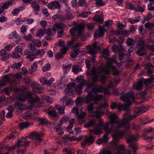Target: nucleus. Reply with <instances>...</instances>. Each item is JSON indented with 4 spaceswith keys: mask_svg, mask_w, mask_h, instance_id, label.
Returning a JSON list of instances; mask_svg holds the SVG:
<instances>
[{
    "mask_svg": "<svg viewBox=\"0 0 154 154\" xmlns=\"http://www.w3.org/2000/svg\"><path fill=\"white\" fill-rule=\"evenodd\" d=\"M75 82L79 84L77 85L75 83L72 82L70 84H68L67 85V88L64 90L66 94L61 100L63 103L66 102V105L69 106L73 104V101L69 97L73 94V88L75 92L78 95L82 93V90L84 88V86L86 84H89L88 81L85 80L82 76H79L76 78ZM87 86L85 88L86 91L87 92L88 94L87 96L82 97H79L76 99L75 101L76 106L74 107L72 110V112L75 114L76 116H78L77 120L80 124H82L85 121V120L83 119L86 115V113L82 111L83 108L79 105L83 103L86 104L91 103L92 101L94 103H96L97 101L103 99V97L100 94H97L95 96L93 95L91 93L88 92L90 90L91 88L88 91L86 90Z\"/></svg>",
    "mask_w": 154,
    "mask_h": 154,
    "instance_id": "1",
    "label": "nucleus"
},
{
    "mask_svg": "<svg viewBox=\"0 0 154 154\" xmlns=\"http://www.w3.org/2000/svg\"><path fill=\"white\" fill-rule=\"evenodd\" d=\"M142 112L140 108H136L134 115H131L129 112L126 113L122 120H120L115 114H111L109 116L110 122H107L104 126L103 123H101L94 130H91L90 132L98 135L102 133L101 130L103 129L106 134H111L114 141L116 142L130 129L128 121L135 118Z\"/></svg>",
    "mask_w": 154,
    "mask_h": 154,
    "instance_id": "2",
    "label": "nucleus"
},
{
    "mask_svg": "<svg viewBox=\"0 0 154 154\" xmlns=\"http://www.w3.org/2000/svg\"><path fill=\"white\" fill-rule=\"evenodd\" d=\"M116 56L117 55L115 54L112 58H107L105 67L101 66L97 68L94 66L91 71H88L87 74L90 76L92 82L91 84H87L86 88L87 91L99 80L101 83L103 84L106 78L105 74H109L111 71H113L114 75H117L119 74V72L116 69V67L112 65V63H115L118 65L116 60Z\"/></svg>",
    "mask_w": 154,
    "mask_h": 154,
    "instance_id": "3",
    "label": "nucleus"
},
{
    "mask_svg": "<svg viewBox=\"0 0 154 154\" xmlns=\"http://www.w3.org/2000/svg\"><path fill=\"white\" fill-rule=\"evenodd\" d=\"M17 98L18 100L21 101H25L27 99L28 107L27 109H31L32 108L35 106L37 107H39L40 105L43 102L42 99H40L38 96L30 92L26 94L17 95Z\"/></svg>",
    "mask_w": 154,
    "mask_h": 154,
    "instance_id": "4",
    "label": "nucleus"
},
{
    "mask_svg": "<svg viewBox=\"0 0 154 154\" xmlns=\"http://www.w3.org/2000/svg\"><path fill=\"white\" fill-rule=\"evenodd\" d=\"M121 100L126 104L122 105L121 103L118 104L116 103H114L112 104L111 106V109H113L117 108L119 111L122 110H126L129 108V106L132 103L134 102L136 100L134 94L133 92H130L125 94L122 96L121 98Z\"/></svg>",
    "mask_w": 154,
    "mask_h": 154,
    "instance_id": "5",
    "label": "nucleus"
},
{
    "mask_svg": "<svg viewBox=\"0 0 154 154\" xmlns=\"http://www.w3.org/2000/svg\"><path fill=\"white\" fill-rule=\"evenodd\" d=\"M97 43V42H95L92 45H89L86 46L85 48L88 51V53L92 56L90 58L91 61L88 60H86L85 61V64L87 68H90L91 66L93 65L96 58L95 55L99 50V47L96 46Z\"/></svg>",
    "mask_w": 154,
    "mask_h": 154,
    "instance_id": "6",
    "label": "nucleus"
},
{
    "mask_svg": "<svg viewBox=\"0 0 154 154\" xmlns=\"http://www.w3.org/2000/svg\"><path fill=\"white\" fill-rule=\"evenodd\" d=\"M154 79V78L153 79L151 78L146 79L142 78L138 81L136 83L134 84L133 88L135 90L140 91L142 89L143 84L149 88V85L153 82Z\"/></svg>",
    "mask_w": 154,
    "mask_h": 154,
    "instance_id": "7",
    "label": "nucleus"
},
{
    "mask_svg": "<svg viewBox=\"0 0 154 154\" xmlns=\"http://www.w3.org/2000/svg\"><path fill=\"white\" fill-rule=\"evenodd\" d=\"M29 141H26L25 138L22 137L20 139L17 140V142L16 143L14 146H13L8 147L7 150L9 151L13 152L14 150L15 147H19L22 146H27L29 145Z\"/></svg>",
    "mask_w": 154,
    "mask_h": 154,
    "instance_id": "8",
    "label": "nucleus"
},
{
    "mask_svg": "<svg viewBox=\"0 0 154 154\" xmlns=\"http://www.w3.org/2000/svg\"><path fill=\"white\" fill-rule=\"evenodd\" d=\"M84 29V26L82 23L76 24L75 26L70 30V33L72 36L78 35L79 36L81 35Z\"/></svg>",
    "mask_w": 154,
    "mask_h": 154,
    "instance_id": "9",
    "label": "nucleus"
},
{
    "mask_svg": "<svg viewBox=\"0 0 154 154\" xmlns=\"http://www.w3.org/2000/svg\"><path fill=\"white\" fill-rule=\"evenodd\" d=\"M94 104L92 103L88 106L87 109L88 111L91 113L90 116L92 117H96L97 118L102 116L103 115V112H100L99 109L97 110V111H93Z\"/></svg>",
    "mask_w": 154,
    "mask_h": 154,
    "instance_id": "10",
    "label": "nucleus"
},
{
    "mask_svg": "<svg viewBox=\"0 0 154 154\" xmlns=\"http://www.w3.org/2000/svg\"><path fill=\"white\" fill-rule=\"evenodd\" d=\"M139 137L138 135L136 134L130 135L127 138V142L130 143V146L132 148L134 152H136V149L138 148V146L136 145L135 143H132V142L133 140H138Z\"/></svg>",
    "mask_w": 154,
    "mask_h": 154,
    "instance_id": "11",
    "label": "nucleus"
},
{
    "mask_svg": "<svg viewBox=\"0 0 154 154\" xmlns=\"http://www.w3.org/2000/svg\"><path fill=\"white\" fill-rule=\"evenodd\" d=\"M64 26L65 25L63 23H56L53 26V31L55 33V32L58 31V36L59 37H61L63 35Z\"/></svg>",
    "mask_w": 154,
    "mask_h": 154,
    "instance_id": "12",
    "label": "nucleus"
},
{
    "mask_svg": "<svg viewBox=\"0 0 154 154\" xmlns=\"http://www.w3.org/2000/svg\"><path fill=\"white\" fill-rule=\"evenodd\" d=\"M91 91L92 92L95 93L101 92L103 91L105 95H109V91L108 89L106 88L104 89L102 86L97 85H95L92 89Z\"/></svg>",
    "mask_w": 154,
    "mask_h": 154,
    "instance_id": "13",
    "label": "nucleus"
},
{
    "mask_svg": "<svg viewBox=\"0 0 154 154\" xmlns=\"http://www.w3.org/2000/svg\"><path fill=\"white\" fill-rule=\"evenodd\" d=\"M32 42L34 44V46L31 43H29L27 45L28 47L30 48V50L31 51H34L36 49L35 46L40 47L41 46V42L37 39L32 41Z\"/></svg>",
    "mask_w": 154,
    "mask_h": 154,
    "instance_id": "14",
    "label": "nucleus"
},
{
    "mask_svg": "<svg viewBox=\"0 0 154 154\" xmlns=\"http://www.w3.org/2000/svg\"><path fill=\"white\" fill-rule=\"evenodd\" d=\"M106 31L104 26H100L94 34V37L96 38L102 36L104 35V32Z\"/></svg>",
    "mask_w": 154,
    "mask_h": 154,
    "instance_id": "15",
    "label": "nucleus"
},
{
    "mask_svg": "<svg viewBox=\"0 0 154 154\" xmlns=\"http://www.w3.org/2000/svg\"><path fill=\"white\" fill-rule=\"evenodd\" d=\"M48 114L49 115V117L52 119L54 120V121H57L58 118L57 116V114L54 110V108L50 107L49 108Z\"/></svg>",
    "mask_w": 154,
    "mask_h": 154,
    "instance_id": "16",
    "label": "nucleus"
},
{
    "mask_svg": "<svg viewBox=\"0 0 154 154\" xmlns=\"http://www.w3.org/2000/svg\"><path fill=\"white\" fill-rule=\"evenodd\" d=\"M11 76L9 75L2 77V79L0 80V86L3 87L6 85L7 84L10 82Z\"/></svg>",
    "mask_w": 154,
    "mask_h": 154,
    "instance_id": "17",
    "label": "nucleus"
},
{
    "mask_svg": "<svg viewBox=\"0 0 154 154\" xmlns=\"http://www.w3.org/2000/svg\"><path fill=\"white\" fill-rule=\"evenodd\" d=\"M95 141L94 137L91 135L89 137L86 136L85 138V141L82 143V146H84L86 144H91Z\"/></svg>",
    "mask_w": 154,
    "mask_h": 154,
    "instance_id": "18",
    "label": "nucleus"
},
{
    "mask_svg": "<svg viewBox=\"0 0 154 154\" xmlns=\"http://www.w3.org/2000/svg\"><path fill=\"white\" fill-rule=\"evenodd\" d=\"M115 147L116 149L118 150L116 154H124L125 153V151L124 149L125 146L123 144L118 145L116 144Z\"/></svg>",
    "mask_w": 154,
    "mask_h": 154,
    "instance_id": "19",
    "label": "nucleus"
},
{
    "mask_svg": "<svg viewBox=\"0 0 154 154\" xmlns=\"http://www.w3.org/2000/svg\"><path fill=\"white\" fill-rule=\"evenodd\" d=\"M145 68L147 71L148 75H149L152 74L154 70V66L150 63L147 64L145 66Z\"/></svg>",
    "mask_w": 154,
    "mask_h": 154,
    "instance_id": "20",
    "label": "nucleus"
},
{
    "mask_svg": "<svg viewBox=\"0 0 154 154\" xmlns=\"http://www.w3.org/2000/svg\"><path fill=\"white\" fill-rule=\"evenodd\" d=\"M41 135L38 133L35 132L32 133L31 135L33 139L37 142H39L41 141Z\"/></svg>",
    "mask_w": 154,
    "mask_h": 154,
    "instance_id": "21",
    "label": "nucleus"
},
{
    "mask_svg": "<svg viewBox=\"0 0 154 154\" xmlns=\"http://www.w3.org/2000/svg\"><path fill=\"white\" fill-rule=\"evenodd\" d=\"M0 55L1 56L2 59L5 61L9 57V55L7 53L5 49H2L0 51Z\"/></svg>",
    "mask_w": 154,
    "mask_h": 154,
    "instance_id": "22",
    "label": "nucleus"
},
{
    "mask_svg": "<svg viewBox=\"0 0 154 154\" xmlns=\"http://www.w3.org/2000/svg\"><path fill=\"white\" fill-rule=\"evenodd\" d=\"M33 91L36 93H40L42 92L43 89L39 87V85L36 82L35 85H32Z\"/></svg>",
    "mask_w": 154,
    "mask_h": 154,
    "instance_id": "23",
    "label": "nucleus"
},
{
    "mask_svg": "<svg viewBox=\"0 0 154 154\" xmlns=\"http://www.w3.org/2000/svg\"><path fill=\"white\" fill-rule=\"evenodd\" d=\"M75 121V119H74L72 118L69 121V125L67 127V131L70 134H72L73 133V132L72 131H71V130L72 128L73 127V125Z\"/></svg>",
    "mask_w": 154,
    "mask_h": 154,
    "instance_id": "24",
    "label": "nucleus"
},
{
    "mask_svg": "<svg viewBox=\"0 0 154 154\" xmlns=\"http://www.w3.org/2000/svg\"><path fill=\"white\" fill-rule=\"evenodd\" d=\"M113 51L115 53L122 52L123 50L122 46L121 45H119L117 46L116 44H114L112 46Z\"/></svg>",
    "mask_w": 154,
    "mask_h": 154,
    "instance_id": "25",
    "label": "nucleus"
},
{
    "mask_svg": "<svg viewBox=\"0 0 154 154\" xmlns=\"http://www.w3.org/2000/svg\"><path fill=\"white\" fill-rule=\"evenodd\" d=\"M46 31V29L44 27L38 29L36 32V35L37 36L40 38H41L42 36H43L45 32Z\"/></svg>",
    "mask_w": 154,
    "mask_h": 154,
    "instance_id": "26",
    "label": "nucleus"
},
{
    "mask_svg": "<svg viewBox=\"0 0 154 154\" xmlns=\"http://www.w3.org/2000/svg\"><path fill=\"white\" fill-rule=\"evenodd\" d=\"M32 7L33 9L35 14H37L38 12L40 11V7L39 5L35 1L33 2L32 4Z\"/></svg>",
    "mask_w": 154,
    "mask_h": 154,
    "instance_id": "27",
    "label": "nucleus"
},
{
    "mask_svg": "<svg viewBox=\"0 0 154 154\" xmlns=\"http://www.w3.org/2000/svg\"><path fill=\"white\" fill-rule=\"evenodd\" d=\"M147 52L146 50L144 48V46H142V48H140L136 52L137 54L139 56H142L144 55H146Z\"/></svg>",
    "mask_w": 154,
    "mask_h": 154,
    "instance_id": "28",
    "label": "nucleus"
},
{
    "mask_svg": "<svg viewBox=\"0 0 154 154\" xmlns=\"http://www.w3.org/2000/svg\"><path fill=\"white\" fill-rule=\"evenodd\" d=\"M69 120V118L67 116H64L60 121V125H58V128H56V130L57 131L60 130V127L61 125L63 124L66 123Z\"/></svg>",
    "mask_w": 154,
    "mask_h": 154,
    "instance_id": "29",
    "label": "nucleus"
},
{
    "mask_svg": "<svg viewBox=\"0 0 154 154\" xmlns=\"http://www.w3.org/2000/svg\"><path fill=\"white\" fill-rule=\"evenodd\" d=\"M108 140V136L106 134H105L103 138H100L97 140V143L98 144H101L106 142Z\"/></svg>",
    "mask_w": 154,
    "mask_h": 154,
    "instance_id": "30",
    "label": "nucleus"
},
{
    "mask_svg": "<svg viewBox=\"0 0 154 154\" xmlns=\"http://www.w3.org/2000/svg\"><path fill=\"white\" fill-rule=\"evenodd\" d=\"M13 2L12 0H9L8 2L4 3L2 5L1 8L3 10L7 9L9 7L13 5Z\"/></svg>",
    "mask_w": 154,
    "mask_h": 154,
    "instance_id": "31",
    "label": "nucleus"
},
{
    "mask_svg": "<svg viewBox=\"0 0 154 154\" xmlns=\"http://www.w3.org/2000/svg\"><path fill=\"white\" fill-rule=\"evenodd\" d=\"M56 109L58 111V112L60 114H62L64 113L65 107L64 106H60V105H57L55 106Z\"/></svg>",
    "mask_w": 154,
    "mask_h": 154,
    "instance_id": "32",
    "label": "nucleus"
},
{
    "mask_svg": "<svg viewBox=\"0 0 154 154\" xmlns=\"http://www.w3.org/2000/svg\"><path fill=\"white\" fill-rule=\"evenodd\" d=\"M18 35L16 31H14L10 33L8 36V38L9 39H12L14 38H18Z\"/></svg>",
    "mask_w": 154,
    "mask_h": 154,
    "instance_id": "33",
    "label": "nucleus"
},
{
    "mask_svg": "<svg viewBox=\"0 0 154 154\" xmlns=\"http://www.w3.org/2000/svg\"><path fill=\"white\" fill-rule=\"evenodd\" d=\"M68 81V79L65 76H62L57 81V83L59 85L67 82Z\"/></svg>",
    "mask_w": 154,
    "mask_h": 154,
    "instance_id": "34",
    "label": "nucleus"
},
{
    "mask_svg": "<svg viewBox=\"0 0 154 154\" xmlns=\"http://www.w3.org/2000/svg\"><path fill=\"white\" fill-rule=\"evenodd\" d=\"M95 121L94 120H91L89 122L85 123L84 124V126L86 128L91 127L95 124Z\"/></svg>",
    "mask_w": 154,
    "mask_h": 154,
    "instance_id": "35",
    "label": "nucleus"
},
{
    "mask_svg": "<svg viewBox=\"0 0 154 154\" xmlns=\"http://www.w3.org/2000/svg\"><path fill=\"white\" fill-rule=\"evenodd\" d=\"M24 81L27 85H31L32 86L33 85L36 84V82L32 81L28 77H26L24 79Z\"/></svg>",
    "mask_w": 154,
    "mask_h": 154,
    "instance_id": "36",
    "label": "nucleus"
},
{
    "mask_svg": "<svg viewBox=\"0 0 154 154\" xmlns=\"http://www.w3.org/2000/svg\"><path fill=\"white\" fill-rule=\"evenodd\" d=\"M145 7L144 5H138L135 9V11H140V12H143L144 11Z\"/></svg>",
    "mask_w": 154,
    "mask_h": 154,
    "instance_id": "37",
    "label": "nucleus"
},
{
    "mask_svg": "<svg viewBox=\"0 0 154 154\" xmlns=\"http://www.w3.org/2000/svg\"><path fill=\"white\" fill-rule=\"evenodd\" d=\"M45 53V51L43 49H40L37 50L35 54V55L42 56Z\"/></svg>",
    "mask_w": 154,
    "mask_h": 154,
    "instance_id": "38",
    "label": "nucleus"
},
{
    "mask_svg": "<svg viewBox=\"0 0 154 154\" xmlns=\"http://www.w3.org/2000/svg\"><path fill=\"white\" fill-rule=\"evenodd\" d=\"M120 79H117L115 80V84H114L112 82H110L108 85V88H109L112 87H115V85L117 84L120 82Z\"/></svg>",
    "mask_w": 154,
    "mask_h": 154,
    "instance_id": "39",
    "label": "nucleus"
},
{
    "mask_svg": "<svg viewBox=\"0 0 154 154\" xmlns=\"http://www.w3.org/2000/svg\"><path fill=\"white\" fill-rule=\"evenodd\" d=\"M79 49H76L72 52L70 54V56L73 58H75L80 52Z\"/></svg>",
    "mask_w": 154,
    "mask_h": 154,
    "instance_id": "40",
    "label": "nucleus"
},
{
    "mask_svg": "<svg viewBox=\"0 0 154 154\" xmlns=\"http://www.w3.org/2000/svg\"><path fill=\"white\" fill-rule=\"evenodd\" d=\"M29 125V124L27 122L21 123L20 125V128L21 130L28 127Z\"/></svg>",
    "mask_w": 154,
    "mask_h": 154,
    "instance_id": "41",
    "label": "nucleus"
},
{
    "mask_svg": "<svg viewBox=\"0 0 154 154\" xmlns=\"http://www.w3.org/2000/svg\"><path fill=\"white\" fill-rule=\"evenodd\" d=\"M22 62H19L14 63L11 66V68L13 69H18L22 65Z\"/></svg>",
    "mask_w": 154,
    "mask_h": 154,
    "instance_id": "42",
    "label": "nucleus"
},
{
    "mask_svg": "<svg viewBox=\"0 0 154 154\" xmlns=\"http://www.w3.org/2000/svg\"><path fill=\"white\" fill-rule=\"evenodd\" d=\"M146 42L145 39L142 38H140L139 39V42L137 45V48H139V46H142V47L144 46V45L145 44Z\"/></svg>",
    "mask_w": 154,
    "mask_h": 154,
    "instance_id": "43",
    "label": "nucleus"
},
{
    "mask_svg": "<svg viewBox=\"0 0 154 154\" xmlns=\"http://www.w3.org/2000/svg\"><path fill=\"white\" fill-rule=\"evenodd\" d=\"M36 56L35 54H30L27 56L26 58L28 59L30 61L32 62L34 60Z\"/></svg>",
    "mask_w": 154,
    "mask_h": 154,
    "instance_id": "44",
    "label": "nucleus"
},
{
    "mask_svg": "<svg viewBox=\"0 0 154 154\" xmlns=\"http://www.w3.org/2000/svg\"><path fill=\"white\" fill-rule=\"evenodd\" d=\"M145 26L146 28L153 29L154 28V23L147 22L145 24Z\"/></svg>",
    "mask_w": 154,
    "mask_h": 154,
    "instance_id": "45",
    "label": "nucleus"
},
{
    "mask_svg": "<svg viewBox=\"0 0 154 154\" xmlns=\"http://www.w3.org/2000/svg\"><path fill=\"white\" fill-rule=\"evenodd\" d=\"M22 37L27 41H30L32 39V35L30 34H28L27 35L25 34L22 35Z\"/></svg>",
    "mask_w": 154,
    "mask_h": 154,
    "instance_id": "46",
    "label": "nucleus"
},
{
    "mask_svg": "<svg viewBox=\"0 0 154 154\" xmlns=\"http://www.w3.org/2000/svg\"><path fill=\"white\" fill-rule=\"evenodd\" d=\"M81 70V68L76 65L74 66L72 69L73 72L75 73H77L79 72Z\"/></svg>",
    "mask_w": 154,
    "mask_h": 154,
    "instance_id": "47",
    "label": "nucleus"
},
{
    "mask_svg": "<svg viewBox=\"0 0 154 154\" xmlns=\"http://www.w3.org/2000/svg\"><path fill=\"white\" fill-rule=\"evenodd\" d=\"M109 55V51L107 49H104L102 53V57L104 58H106Z\"/></svg>",
    "mask_w": 154,
    "mask_h": 154,
    "instance_id": "48",
    "label": "nucleus"
},
{
    "mask_svg": "<svg viewBox=\"0 0 154 154\" xmlns=\"http://www.w3.org/2000/svg\"><path fill=\"white\" fill-rule=\"evenodd\" d=\"M95 3L97 6H102L105 5V2L103 0H96Z\"/></svg>",
    "mask_w": 154,
    "mask_h": 154,
    "instance_id": "49",
    "label": "nucleus"
},
{
    "mask_svg": "<svg viewBox=\"0 0 154 154\" xmlns=\"http://www.w3.org/2000/svg\"><path fill=\"white\" fill-rule=\"evenodd\" d=\"M15 51L13 52L11 55V56L14 59H18L20 57V56L18 53Z\"/></svg>",
    "mask_w": 154,
    "mask_h": 154,
    "instance_id": "50",
    "label": "nucleus"
},
{
    "mask_svg": "<svg viewBox=\"0 0 154 154\" xmlns=\"http://www.w3.org/2000/svg\"><path fill=\"white\" fill-rule=\"evenodd\" d=\"M38 68L36 62H35L31 65V70L33 72H35Z\"/></svg>",
    "mask_w": 154,
    "mask_h": 154,
    "instance_id": "51",
    "label": "nucleus"
},
{
    "mask_svg": "<svg viewBox=\"0 0 154 154\" xmlns=\"http://www.w3.org/2000/svg\"><path fill=\"white\" fill-rule=\"evenodd\" d=\"M71 67V64L67 66H64L63 67V72L65 74H67L69 71Z\"/></svg>",
    "mask_w": 154,
    "mask_h": 154,
    "instance_id": "52",
    "label": "nucleus"
},
{
    "mask_svg": "<svg viewBox=\"0 0 154 154\" xmlns=\"http://www.w3.org/2000/svg\"><path fill=\"white\" fill-rule=\"evenodd\" d=\"M127 45L129 46H131L133 45H134L135 44L134 41L131 38H129L126 42Z\"/></svg>",
    "mask_w": 154,
    "mask_h": 154,
    "instance_id": "53",
    "label": "nucleus"
},
{
    "mask_svg": "<svg viewBox=\"0 0 154 154\" xmlns=\"http://www.w3.org/2000/svg\"><path fill=\"white\" fill-rule=\"evenodd\" d=\"M94 20L98 22H102L103 21V19L100 16H96L94 17Z\"/></svg>",
    "mask_w": 154,
    "mask_h": 154,
    "instance_id": "54",
    "label": "nucleus"
},
{
    "mask_svg": "<svg viewBox=\"0 0 154 154\" xmlns=\"http://www.w3.org/2000/svg\"><path fill=\"white\" fill-rule=\"evenodd\" d=\"M21 11L20 8H16L14 9L11 12V13L13 15L16 16L17 15L19 12Z\"/></svg>",
    "mask_w": 154,
    "mask_h": 154,
    "instance_id": "55",
    "label": "nucleus"
},
{
    "mask_svg": "<svg viewBox=\"0 0 154 154\" xmlns=\"http://www.w3.org/2000/svg\"><path fill=\"white\" fill-rule=\"evenodd\" d=\"M140 21V20L138 19H133L131 18H129L128 20V21L131 24H134L137 23Z\"/></svg>",
    "mask_w": 154,
    "mask_h": 154,
    "instance_id": "56",
    "label": "nucleus"
},
{
    "mask_svg": "<svg viewBox=\"0 0 154 154\" xmlns=\"http://www.w3.org/2000/svg\"><path fill=\"white\" fill-rule=\"evenodd\" d=\"M14 106L16 108L22 110L23 109V106L19 102H17L15 103Z\"/></svg>",
    "mask_w": 154,
    "mask_h": 154,
    "instance_id": "57",
    "label": "nucleus"
},
{
    "mask_svg": "<svg viewBox=\"0 0 154 154\" xmlns=\"http://www.w3.org/2000/svg\"><path fill=\"white\" fill-rule=\"evenodd\" d=\"M50 66L49 64L47 63L42 67V70L43 71H46L50 69Z\"/></svg>",
    "mask_w": 154,
    "mask_h": 154,
    "instance_id": "58",
    "label": "nucleus"
},
{
    "mask_svg": "<svg viewBox=\"0 0 154 154\" xmlns=\"http://www.w3.org/2000/svg\"><path fill=\"white\" fill-rule=\"evenodd\" d=\"M127 9H130L133 10H134L135 11V9H136V7L134 6L131 3H128V4L126 6Z\"/></svg>",
    "mask_w": 154,
    "mask_h": 154,
    "instance_id": "59",
    "label": "nucleus"
},
{
    "mask_svg": "<svg viewBox=\"0 0 154 154\" xmlns=\"http://www.w3.org/2000/svg\"><path fill=\"white\" fill-rule=\"evenodd\" d=\"M53 4L54 7L56 9H58L60 7V2L58 1H55L53 2Z\"/></svg>",
    "mask_w": 154,
    "mask_h": 154,
    "instance_id": "60",
    "label": "nucleus"
},
{
    "mask_svg": "<svg viewBox=\"0 0 154 154\" xmlns=\"http://www.w3.org/2000/svg\"><path fill=\"white\" fill-rule=\"evenodd\" d=\"M15 50L17 52L20 53L23 50L22 47L20 45L17 46L15 47Z\"/></svg>",
    "mask_w": 154,
    "mask_h": 154,
    "instance_id": "61",
    "label": "nucleus"
},
{
    "mask_svg": "<svg viewBox=\"0 0 154 154\" xmlns=\"http://www.w3.org/2000/svg\"><path fill=\"white\" fill-rule=\"evenodd\" d=\"M44 98L47 103H51L53 102V99L49 96H45L44 97Z\"/></svg>",
    "mask_w": 154,
    "mask_h": 154,
    "instance_id": "62",
    "label": "nucleus"
},
{
    "mask_svg": "<svg viewBox=\"0 0 154 154\" xmlns=\"http://www.w3.org/2000/svg\"><path fill=\"white\" fill-rule=\"evenodd\" d=\"M31 113L29 112H27L25 113L23 117V119H27L31 117Z\"/></svg>",
    "mask_w": 154,
    "mask_h": 154,
    "instance_id": "63",
    "label": "nucleus"
},
{
    "mask_svg": "<svg viewBox=\"0 0 154 154\" xmlns=\"http://www.w3.org/2000/svg\"><path fill=\"white\" fill-rule=\"evenodd\" d=\"M40 81L42 85H45L47 83V79L45 77H41L40 79Z\"/></svg>",
    "mask_w": 154,
    "mask_h": 154,
    "instance_id": "64",
    "label": "nucleus"
}]
</instances>
